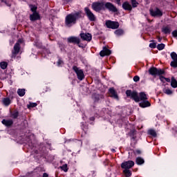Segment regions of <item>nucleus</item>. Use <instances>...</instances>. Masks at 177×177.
<instances>
[{"instance_id": "obj_33", "label": "nucleus", "mask_w": 177, "mask_h": 177, "mask_svg": "<svg viewBox=\"0 0 177 177\" xmlns=\"http://www.w3.org/2000/svg\"><path fill=\"white\" fill-rule=\"evenodd\" d=\"M61 169H62V171H64V172H67V171H68V168L67 167V164H65L63 166H62Z\"/></svg>"}, {"instance_id": "obj_6", "label": "nucleus", "mask_w": 177, "mask_h": 177, "mask_svg": "<svg viewBox=\"0 0 177 177\" xmlns=\"http://www.w3.org/2000/svg\"><path fill=\"white\" fill-rule=\"evenodd\" d=\"M92 8L95 12H100V10H104V3L95 2L92 3Z\"/></svg>"}, {"instance_id": "obj_32", "label": "nucleus", "mask_w": 177, "mask_h": 177, "mask_svg": "<svg viewBox=\"0 0 177 177\" xmlns=\"http://www.w3.org/2000/svg\"><path fill=\"white\" fill-rule=\"evenodd\" d=\"M10 117L12 118H17L19 117V112L18 111H15L12 113H11Z\"/></svg>"}, {"instance_id": "obj_22", "label": "nucleus", "mask_w": 177, "mask_h": 177, "mask_svg": "<svg viewBox=\"0 0 177 177\" xmlns=\"http://www.w3.org/2000/svg\"><path fill=\"white\" fill-rule=\"evenodd\" d=\"M17 94L20 97L24 96L26 95V89H24V88H19L17 90Z\"/></svg>"}, {"instance_id": "obj_8", "label": "nucleus", "mask_w": 177, "mask_h": 177, "mask_svg": "<svg viewBox=\"0 0 177 177\" xmlns=\"http://www.w3.org/2000/svg\"><path fill=\"white\" fill-rule=\"evenodd\" d=\"M149 12L151 16H153V17H161V16H162V12L157 8L155 9H150Z\"/></svg>"}, {"instance_id": "obj_19", "label": "nucleus", "mask_w": 177, "mask_h": 177, "mask_svg": "<svg viewBox=\"0 0 177 177\" xmlns=\"http://www.w3.org/2000/svg\"><path fill=\"white\" fill-rule=\"evenodd\" d=\"M39 19V14L38 12H33V15H30V20L31 21H35V20H38Z\"/></svg>"}, {"instance_id": "obj_45", "label": "nucleus", "mask_w": 177, "mask_h": 177, "mask_svg": "<svg viewBox=\"0 0 177 177\" xmlns=\"http://www.w3.org/2000/svg\"><path fill=\"white\" fill-rule=\"evenodd\" d=\"M158 42H161V38H158Z\"/></svg>"}, {"instance_id": "obj_24", "label": "nucleus", "mask_w": 177, "mask_h": 177, "mask_svg": "<svg viewBox=\"0 0 177 177\" xmlns=\"http://www.w3.org/2000/svg\"><path fill=\"white\" fill-rule=\"evenodd\" d=\"M136 162L138 164V165H142V164H145V160H143L142 158H137Z\"/></svg>"}, {"instance_id": "obj_34", "label": "nucleus", "mask_w": 177, "mask_h": 177, "mask_svg": "<svg viewBox=\"0 0 177 177\" xmlns=\"http://www.w3.org/2000/svg\"><path fill=\"white\" fill-rule=\"evenodd\" d=\"M30 107H37V103L30 102V104L28 105V109Z\"/></svg>"}, {"instance_id": "obj_12", "label": "nucleus", "mask_w": 177, "mask_h": 177, "mask_svg": "<svg viewBox=\"0 0 177 177\" xmlns=\"http://www.w3.org/2000/svg\"><path fill=\"white\" fill-rule=\"evenodd\" d=\"M104 9H108L109 12H113L114 13H115V12H118V10L114 6V4L110 2H107L106 3L104 4Z\"/></svg>"}, {"instance_id": "obj_14", "label": "nucleus", "mask_w": 177, "mask_h": 177, "mask_svg": "<svg viewBox=\"0 0 177 177\" xmlns=\"http://www.w3.org/2000/svg\"><path fill=\"white\" fill-rule=\"evenodd\" d=\"M111 55V50H109L106 47H103L102 50L100 52V55L101 57H104V56H110Z\"/></svg>"}, {"instance_id": "obj_36", "label": "nucleus", "mask_w": 177, "mask_h": 177, "mask_svg": "<svg viewBox=\"0 0 177 177\" xmlns=\"http://www.w3.org/2000/svg\"><path fill=\"white\" fill-rule=\"evenodd\" d=\"M30 10L34 12H37V6H30Z\"/></svg>"}, {"instance_id": "obj_21", "label": "nucleus", "mask_w": 177, "mask_h": 177, "mask_svg": "<svg viewBox=\"0 0 177 177\" xmlns=\"http://www.w3.org/2000/svg\"><path fill=\"white\" fill-rule=\"evenodd\" d=\"M2 124H3V125H6V127H10V125L13 124V121L12 120H2Z\"/></svg>"}, {"instance_id": "obj_23", "label": "nucleus", "mask_w": 177, "mask_h": 177, "mask_svg": "<svg viewBox=\"0 0 177 177\" xmlns=\"http://www.w3.org/2000/svg\"><path fill=\"white\" fill-rule=\"evenodd\" d=\"M171 86L172 88H177V81L174 77H171Z\"/></svg>"}, {"instance_id": "obj_9", "label": "nucleus", "mask_w": 177, "mask_h": 177, "mask_svg": "<svg viewBox=\"0 0 177 177\" xmlns=\"http://www.w3.org/2000/svg\"><path fill=\"white\" fill-rule=\"evenodd\" d=\"M84 11L90 21H95L96 20V17H95V15L92 13V11L88 7L84 8Z\"/></svg>"}, {"instance_id": "obj_16", "label": "nucleus", "mask_w": 177, "mask_h": 177, "mask_svg": "<svg viewBox=\"0 0 177 177\" xmlns=\"http://www.w3.org/2000/svg\"><path fill=\"white\" fill-rule=\"evenodd\" d=\"M20 52V44L16 43L14 46V50H12V56L16 57Z\"/></svg>"}, {"instance_id": "obj_29", "label": "nucleus", "mask_w": 177, "mask_h": 177, "mask_svg": "<svg viewBox=\"0 0 177 177\" xmlns=\"http://www.w3.org/2000/svg\"><path fill=\"white\" fill-rule=\"evenodd\" d=\"M164 93H166V95H172L173 92L169 88H164L163 89Z\"/></svg>"}, {"instance_id": "obj_35", "label": "nucleus", "mask_w": 177, "mask_h": 177, "mask_svg": "<svg viewBox=\"0 0 177 177\" xmlns=\"http://www.w3.org/2000/svg\"><path fill=\"white\" fill-rule=\"evenodd\" d=\"M157 47V44L156 43H150L149 44V48H156Z\"/></svg>"}, {"instance_id": "obj_3", "label": "nucleus", "mask_w": 177, "mask_h": 177, "mask_svg": "<svg viewBox=\"0 0 177 177\" xmlns=\"http://www.w3.org/2000/svg\"><path fill=\"white\" fill-rule=\"evenodd\" d=\"M131 4L129 1H124L122 4V8L124 10H127L128 12H132V9L138 8L139 6V3L136 0H131Z\"/></svg>"}, {"instance_id": "obj_39", "label": "nucleus", "mask_w": 177, "mask_h": 177, "mask_svg": "<svg viewBox=\"0 0 177 177\" xmlns=\"http://www.w3.org/2000/svg\"><path fill=\"white\" fill-rule=\"evenodd\" d=\"M160 80L162 82H164V81H165V77L164 76H160Z\"/></svg>"}, {"instance_id": "obj_30", "label": "nucleus", "mask_w": 177, "mask_h": 177, "mask_svg": "<svg viewBox=\"0 0 177 177\" xmlns=\"http://www.w3.org/2000/svg\"><path fill=\"white\" fill-rule=\"evenodd\" d=\"M115 34V35H122L124 34V30L122 29L116 30Z\"/></svg>"}, {"instance_id": "obj_37", "label": "nucleus", "mask_w": 177, "mask_h": 177, "mask_svg": "<svg viewBox=\"0 0 177 177\" xmlns=\"http://www.w3.org/2000/svg\"><path fill=\"white\" fill-rule=\"evenodd\" d=\"M140 80V77H139V76H138V75L134 76V77H133L134 82H139Z\"/></svg>"}, {"instance_id": "obj_40", "label": "nucleus", "mask_w": 177, "mask_h": 177, "mask_svg": "<svg viewBox=\"0 0 177 177\" xmlns=\"http://www.w3.org/2000/svg\"><path fill=\"white\" fill-rule=\"evenodd\" d=\"M165 81H166V82H171V80L167 77H165Z\"/></svg>"}, {"instance_id": "obj_44", "label": "nucleus", "mask_w": 177, "mask_h": 177, "mask_svg": "<svg viewBox=\"0 0 177 177\" xmlns=\"http://www.w3.org/2000/svg\"><path fill=\"white\" fill-rule=\"evenodd\" d=\"M1 2H3V3H6V5H8V2L6 1V0H1Z\"/></svg>"}, {"instance_id": "obj_25", "label": "nucleus", "mask_w": 177, "mask_h": 177, "mask_svg": "<svg viewBox=\"0 0 177 177\" xmlns=\"http://www.w3.org/2000/svg\"><path fill=\"white\" fill-rule=\"evenodd\" d=\"M2 102H3V104H4V106H9V104H10V98H3Z\"/></svg>"}, {"instance_id": "obj_17", "label": "nucleus", "mask_w": 177, "mask_h": 177, "mask_svg": "<svg viewBox=\"0 0 177 177\" xmlns=\"http://www.w3.org/2000/svg\"><path fill=\"white\" fill-rule=\"evenodd\" d=\"M109 93L111 97H113V99H116V100H118V95L117 94V92L114 89V88H109Z\"/></svg>"}, {"instance_id": "obj_2", "label": "nucleus", "mask_w": 177, "mask_h": 177, "mask_svg": "<svg viewBox=\"0 0 177 177\" xmlns=\"http://www.w3.org/2000/svg\"><path fill=\"white\" fill-rule=\"evenodd\" d=\"M78 17H80V12L68 15L65 18V26L66 27H71L73 24H75Z\"/></svg>"}, {"instance_id": "obj_46", "label": "nucleus", "mask_w": 177, "mask_h": 177, "mask_svg": "<svg viewBox=\"0 0 177 177\" xmlns=\"http://www.w3.org/2000/svg\"><path fill=\"white\" fill-rule=\"evenodd\" d=\"M96 96L97 97V100H99V95H97Z\"/></svg>"}, {"instance_id": "obj_20", "label": "nucleus", "mask_w": 177, "mask_h": 177, "mask_svg": "<svg viewBox=\"0 0 177 177\" xmlns=\"http://www.w3.org/2000/svg\"><path fill=\"white\" fill-rule=\"evenodd\" d=\"M171 31L172 29H171L169 26H163L162 28V32H164V34H171Z\"/></svg>"}, {"instance_id": "obj_42", "label": "nucleus", "mask_w": 177, "mask_h": 177, "mask_svg": "<svg viewBox=\"0 0 177 177\" xmlns=\"http://www.w3.org/2000/svg\"><path fill=\"white\" fill-rule=\"evenodd\" d=\"M63 63V61L62 60H59L57 62L58 66H60V64H62Z\"/></svg>"}, {"instance_id": "obj_38", "label": "nucleus", "mask_w": 177, "mask_h": 177, "mask_svg": "<svg viewBox=\"0 0 177 177\" xmlns=\"http://www.w3.org/2000/svg\"><path fill=\"white\" fill-rule=\"evenodd\" d=\"M171 34H172L173 37L176 38V37H177V30H174Z\"/></svg>"}, {"instance_id": "obj_5", "label": "nucleus", "mask_w": 177, "mask_h": 177, "mask_svg": "<svg viewBox=\"0 0 177 177\" xmlns=\"http://www.w3.org/2000/svg\"><path fill=\"white\" fill-rule=\"evenodd\" d=\"M73 70L77 74V78L80 81H82V80L85 78V75H84V71H82V69H80V68L75 66L73 67Z\"/></svg>"}, {"instance_id": "obj_1", "label": "nucleus", "mask_w": 177, "mask_h": 177, "mask_svg": "<svg viewBox=\"0 0 177 177\" xmlns=\"http://www.w3.org/2000/svg\"><path fill=\"white\" fill-rule=\"evenodd\" d=\"M126 95L127 97H131V99H133L136 103L142 100H147V95H146L145 92L140 93L138 95V92L127 90L126 91Z\"/></svg>"}, {"instance_id": "obj_4", "label": "nucleus", "mask_w": 177, "mask_h": 177, "mask_svg": "<svg viewBox=\"0 0 177 177\" xmlns=\"http://www.w3.org/2000/svg\"><path fill=\"white\" fill-rule=\"evenodd\" d=\"M149 73L151 75L156 77V75H162V74H164V71L162 69H158L156 67H151L149 68Z\"/></svg>"}, {"instance_id": "obj_31", "label": "nucleus", "mask_w": 177, "mask_h": 177, "mask_svg": "<svg viewBox=\"0 0 177 177\" xmlns=\"http://www.w3.org/2000/svg\"><path fill=\"white\" fill-rule=\"evenodd\" d=\"M164 48H165V44H158V46H157V49L158 50H162V49H164Z\"/></svg>"}, {"instance_id": "obj_27", "label": "nucleus", "mask_w": 177, "mask_h": 177, "mask_svg": "<svg viewBox=\"0 0 177 177\" xmlns=\"http://www.w3.org/2000/svg\"><path fill=\"white\" fill-rule=\"evenodd\" d=\"M148 134L151 135V136H153V138H156V136H157V133H156V131H154L153 129L149 130Z\"/></svg>"}, {"instance_id": "obj_7", "label": "nucleus", "mask_w": 177, "mask_h": 177, "mask_svg": "<svg viewBox=\"0 0 177 177\" xmlns=\"http://www.w3.org/2000/svg\"><path fill=\"white\" fill-rule=\"evenodd\" d=\"M106 26L107 28H112V30H115L120 27V24L117 21H106Z\"/></svg>"}, {"instance_id": "obj_28", "label": "nucleus", "mask_w": 177, "mask_h": 177, "mask_svg": "<svg viewBox=\"0 0 177 177\" xmlns=\"http://www.w3.org/2000/svg\"><path fill=\"white\" fill-rule=\"evenodd\" d=\"M0 67L2 68V70H6V68L8 67V63L5 62H2L0 63Z\"/></svg>"}, {"instance_id": "obj_41", "label": "nucleus", "mask_w": 177, "mask_h": 177, "mask_svg": "<svg viewBox=\"0 0 177 177\" xmlns=\"http://www.w3.org/2000/svg\"><path fill=\"white\" fill-rule=\"evenodd\" d=\"M117 3H118V5L121 6V0H117Z\"/></svg>"}, {"instance_id": "obj_18", "label": "nucleus", "mask_w": 177, "mask_h": 177, "mask_svg": "<svg viewBox=\"0 0 177 177\" xmlns=\"http://www.w3.org/2000/svg\"><path fill=\"white\" fill-rule=\"evenodd\" d=\"M140 107H142V109H145L146 107H150L151 104L147 101V100H142L139 104Z\"/></svg>"}, {"instance_id": "obj_11", "label": "nucleus", "mask_w": 177, "mask_h": 177, "mask_svg": "<svg viewBox=\"0 0 177 177\" xmlns=\"http://www.w3.org/2000/svg\"><path fill=\"white\" fill-rule=\"evenodd\" d=\"M135 165V162L132 160H128L126 162H124L121 165V167L123 169H130V168H132Z\"/></svg>"}, {"instance_id": "obj_15", "label": "nucleus", "mask_w": 177, "mask_h": 177, "mask_svg": "<svg viewBox=\"0 0 177 177\" xmlns=\"http://www.w3.org/2000/svg\"><path fill=\"white\" fill-rule=\"evenodd\" d=\"M68 42L69 44H77V45H80V37H70L68 38Z\"/></svg>"}, {"instance_id": "obj_13", "label": "nucleus", "mask_w": 177, "mask_h": 177, "mask_svg": "<svg viewBox=\"0 0 177 177\" xmlns=\"http://www.w3.org/2000/svg\"><path fill=\"white\" fill-rule=\"evenodd\" d=\"M80 38L83 39V41H87L88 42H91L92 41V35L90 33H80Z\"/></svg>"}, {"instance_id": "obj_43", "label": "nucleus", "mask_w": 177, "mask_h": 177, "mask_svg": "<svg viewBox=\"0 0 177 177\" xmlns=\"http://www.w3.org/2000/svg\"><path fill=\"white\" fill-rule=\"evenodd\" d=\"M48 176H49V175H48V174L44 173L43 177H48Z\"/></svg>"}, {"instance_id": "obj_26", "label": "nucleus", "mask_w": 177, "mask_h": 177, "mask_svg": "<svg viewBox=\"0 0 177 177\" xmlns=\"http://www.w3.org/2000/svg\"><path fill=\"white\" fill-rule=\"evenodd\" d=\"M124 175L126 177H129L131 175H132V173H131V170L128 169H124V171H123Z\"/></svg>"}, {"instance_id": "obj_10", "label": "nucleus", "mask_w": 177, "mask_h": 177, "mask_svg": "<svg viewBox=\"0 0 177 177\" xmlns=\"http://www.w3.org/2000/svg\"><path fill=\"white\" fill-rule=\"evenodd\" d=\"M171 58L172 59V61L170 63L171 67H173L174 68H176L177 67V54L175 52H172L170 54Z\"/></svg>"}]
</instances>
